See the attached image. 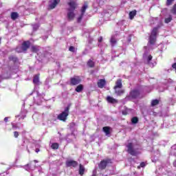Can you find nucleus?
<instances>
[{"mask_svg":"<svg viewBox=\"0 0 176 176\" xmlns=\"http://www.w3.org/2000/svg\"><path fill=\"white\" fill-rule=\"evenodd\" d=\"M58 143H52L51 145L52 149H58Z\"/></svg>","mask_w":176,"mask_h":176,"instance_id":"32","label":"nucleus"},{"mask_svg":"<svg viewBox=\"0 0 176 176\" xmlns=\"http://www.w3.org/2000/svg\"><path fill=\"white\" fill-rule=\"evenodd\" d=\"M10 61H13V63H17L19 59L16 56H11L9 57Z\"/></svg>","mask_w":176,"mask_h":176,"instance_id":"29","label":"nucleus"},{"mask_svg":"<svg viewBox=\"0 0 176 176\" xmlns=\"http://www.w3.org/2000/svg\"><path fill=\"white\" fill-rule=\"evenodd\" d=\"M123 87V84L122 83V79L118 78L116 81V85L113 87L114 90H118V89H122Z\"/></svg>","mask_w":176,"mask_h":176,"instance_id":"10","label":"nucleus"},{"mask_svg":"<svg viewBox=\"0 0 176 176\" xmlns=\"http://www.w3.org/2000/svg\"><path fill=\"white\" fill-rule=\"evenodd\" d=\"M10 17L14 21L19 17V13L17 12H12L10 14Z\"/></svg>","mask_w":176,"mask_h":176,"instance_id":"15","label":"nucleus"},{"mask_svg":"<svg viewBox=\"0 0 176 176\" xmlns=\"http://www.w3.org/2000/svg\"><path fill=\"white\" fill-rule=\"evenodd\" d=\"M0 43H1V38H0Z\"/></svg>","mask_w":176,"mask_h":176,"instance_id":"46","label":"nucleus"},{"mask_svg":"<svg viewBox=\"0 0 176 176\" xmlns=\"http://www.w3.org/2000/svg\"><path fill=\"white\" fill-rule=\"evenodd\" d=\"M145 166H146L145 162H141L140 166H138V168H140V167L144 168Z\"/></svg>","mask_w":176,"mask_h":176,"instance_id":"37","label":"nucleus"},{"mask_svg":"<svg viewBox=\"0 0 176 176\" xmlns=\"http://www.w3.org/2000/svg\"><path fill=\"white\" fill-rule=\"evenodd\" d=\"M156 38L153 36H149V43L150 45H155V43H156Z\"/></svg>","mask_w":176,"mask_h":176,"instance_id":"21","label":"nucleus"},{"mask_svg":"<svg viewBox=\"0 0 176 176\" xmlns=\"http://www.w3.org/2000/svg\"><path fill=\"white\" fill-rule=\"evenodd\" d=\"M69 8L67 9L68 12H74L78 8V3L75 1H70L68 3Z\"/></svg>","mask_w":176,"mask_h":176,"instance_id":"7","label":"nucleus"},{"mask_svg":"<svg viewBox=\"0 0 176 176\" xmlns=\"http://www.w3.org/2000/svg\"><path fill=\"white\" fill-rule=\"evenodd\" d=\"M87 65L89 67V68H94V65H96V64L94 63V61H93L91 59H89L87 61Z\"/></svg>","mask_w":176,"mask_h":176,"instance_id":"24","label":"nucleus"},{"mask_svg":"<svg viewBox=\"0 0 176 176\" xmlns=\"http://www.w3.org/2000/svg\"><path fill=\"white\" fill-rule=\"evenodd\" d=\"M152 58H153V56H152V55H149L147 57V63L149 64V63H151V61H152Z\"/></svg>","mask_w":176,"mask_h":176,"instance_id":"35","label":"nucleus"},{"mask_svg":"<svg viewBox=\"0 0 176 176\" xmlns=\"http://www.w3.org/2000/svg\"><path fill=\"white\" fill-rule=\"evenodd\" d=\"M104 133H105L106 135H109L111 134V127L104 126L102 128Z\"/></svg>","mask_w":176,"mask_h":176,"instance_id":"18","label":"nucleus"},{"mask_svg":"<svg viewBox=\"0 0 176 176\" xmlns=\"http://www.w3.org/2000/svg\"><path fill=\"white\" fill-rule=\"evenodd\" d=\"M122 115H124L125 116L129 115V111L127 109L122 111Z\"/></svg>","mask_w":176,"mask_h":176,"instance_id":"38","label":"nucleus"},{"mask_svg":"<svg viewBox=\"0 0 176 176\" xmlns=\"http://www.w3.org/2000/svg\"><path fill=\"white\" fill-rule=\"evenodd\" d=\"M79 174L82 176L85 174V166L82 165V164H80L79 165V170H78Z\"/></svg>","mask_w":176,"mask_h":176,"instance_id":"20","label":"nucleus"},{"mask_svg":"<svg viewBox=\"0 0 176 176\" xmlns=\"http://www.w3.org/2000/svg\"><path fill=\"white\" fill-rule=\"evenodd\" d=\"M75 91H76L77 93H80L83 91V85H78L75 89Z\"/></svg>","mask_w":176,"mask_h":176,"instance_id":"19","label":"nucleus"},{"mask_svg":"<svg viewBox=\"0 0 176 176\" xmlns=\"http://www.w3.org/2000/svg\"><path fill=\"white\" fill-rule=\"evenodd\" d=\"M98 42L99 43H101V42H102V36H100L98 39Z\"/></svg>","mask_w":176,"mask_h":176,"instance_id":"40","label":"nucleus"},{"mask_svg":"<svg viewBox=\"0 0 176 176\" xmlns=\"http://www.w3.org/2000/svg\"><path fill=\"white\" fill-rule=\"evenodd\" d=\"M69 52H72V53H75V47L70 46L69 48Z\"/></svg>","mask_w":176,"mask_h":176,"instance_id":"36","label":"nucleus"},{"mask_svg":"<svg viewBox=\"0 0 176 176\" xmlns=\"http://www.w3.org/2000/svg\"><path fill=\"white\" fill-rule=\"evenodd\" d=\"M39 76H41L40 74H38L34 76L33 77L34 85H36L37 86L41 85V82L39 81Z\"/></svg>","mask_w":176,"mask_h":176,"instance_id":"13","label":"nucleus"},{"mask_svg":"<svg viewBox=\"0 0 176 176\" xmlns=\"http://www.w3.org/2000/svg\"><path fill=\"white\" fill-rule=\"evenodd\" d=\"M82 82V79L79 76H74L70 78V85L71 86H76V85H79Z\"/></svg>","mask_w":176,"mask_h":176,"instance_id":"4","label":"nucleus"},{"mask_svg":"<svg viewBox=\"0 0 176 176\" xmlns=\"http://www.w3.org/2000/svg\"><path fill=\"white\" fill-rule=\"evenodd\" d=\"M13 127H15V128H16V126H13Z\"/></svg>","mask_w":176,"mask_h":176,"instance_id":"45","label":"nucleus"},{"mask_svg":"<svg viewBox=\"0 0 176 176\" xmlns=\"http://www.w3.org/2000/svg\"><path fill=\"white\" fill-rule=\"evenodd\" d=\"M108 164H112V160L104 159V160L100 161V162L99 163L98 168H100V170H105V168H107V166H108Z\"/></svg>","mask_w":176,"mask_h":176,"instance_id":"2","label":"nucleus"},{"mask_svg":"<svg viewBox=\"0 0 176 176\" xmlns=\"http://www.w3.org/2000/svg\"><path fill=\"white\" fill-rule=\"evenodd\" d=\"M39 148H36V150H35V152L36 153H38V152H39Z\"/></svg>","mask_w":176,"mask_h":176,"instance_id":"43","label":"nucleus"},{"mask_svg":"<svg viewBox=\"0 0 176 176\" xmlns=\"http://www.w3.org/2000/svg\"><path fill=\"white\" fill-rule=\"evenodd\" d=\"M107 101L109 102L110 104H118V100L111 96L107 97Z\"/></svg>","mask_w":176,"mask_h":176,"instance_id":"16","label":"nucleus"},{"mask_svg":"<svg viewBox=\"0 0 176 176\" xmlns=\"http://www.w3.org/2000/svg\"><path fill=\"white\" fill-rule=\"evenodd\" d=\"M8 120H9V117H6V118H4V122H8Z\"/></svg>","mask_w":176,"mask_h":176,"instance_id":"41","label":"nucleus"},{"mask_svg":"<svg viewBox=\"0 0 176 176\" xmlns=\"http://www.w3.org/2000/svg\"><path fill=\"white\" fill-rule=\"evenodd\" d=\"M69 115V106H67L66 108H65V110L58 116L57 119L61 122H67V118H68Z\"/></svg>","mask_w":176,"mask_h":176,"instance_id":"1","label":"nucleus"},{"mask_svg":"<svg viewBox=\"0 0 176 176\" xmlns=\"http://www.w3.org/2000/svg\"><path fill=\"white\" fill-rule=\"evenodd\" d=\"M131 123L133 124H137L138 123V117H133L131 118Z\"/></svg>","mask_w":176,"mask_h":176,"instance_id":"31","label":"nucleus"},{"mask_svg":"<svg viewBox=\"0 0 176 176\" xmlns=\"http://www.w3.org/2000/svg\"><path fill=\"white\" fill-rule=\"evenodd\" d=\"M135 16H137V10H134L129 12L130 20H133V19H134V17H135Z\"/></svg>","mask_w":176,"mask_h":176,"instance_id":"17","label":"nucleus"},{"mask_svg":"<svg viewBox=\"0 0 176 176\" xmlns=\"http://www.w3.org/2000/svg\"><path fill=\"white\" fill-rule=\"evenodd\" d=\"M67 167H77L78 166V162L74 160H69L66 162Z\"/></svg>","mask_w":176,"mask_h":176,"instance_id":"12","label":"nucleus"},{"mask_svg":"<svg viewBox=\"0 0 176 176\" xmlns=\"http://www.w3.org/2000/svg\"><path fill=\"white\" fill-rule=\"evenodd\" d=\"M83 16H85V14H81L80 15V16L78 18V20H77L78 23H80V21H82V19H83Z\"/></svg>","mask_w":176,"mask_h":176,"instance_id":"34","label":"nucleus"},{"mask_svg":"<svg viewBox=\"0 0 176 176\" xmlns=\"http://www.w3.org/2000/svg\"><path fill=\"white\" fill-rule=\"evenodd\" d=\"M173 166L176 168V160L173 162Z\"/></svg>","mask_w":176,"mask_h":176,"instance_id":"42","label":"nucleus"},{"mask_svg":"<svg viewBox=\"0 0 176 176\" xmlns=\"http://www.w3.org/2000/svg\"><path fill=\"white\" fill-rule=\"evenodd\" d=\"M160 102V101H159V100L155 99V100H153L151 101V105L152 107H156V105H159Z\"/></svg>","mask_w":176,"mask_h":176,"instance_id":"26","label":"nucleus"},{"mask_svg":"<svg viewBox=\"0 0 176 176\" xmlns=\"http://www.w3.org/2000/svg\"><path fill=\"white\" fill-rule=\"evenodd\" d=\"M67 19L68 21H72V20L75 19V13H74V11H69L67 12Z\"/></svg>","mask_w":176,"mask_h":176,"instance_id":"14","label":"nucleus"},{"mask_svg":"<svg viewBox=\"0 0 176 176\" xmlns=\"http://www.w3.org/2000/svg\"><path fill=\"white\" fill-rule=\"evenodd\" d=\"M126 147L128 153H129V155H131V156H137V155H138L139 153L137 149L134 148L133 143H129Z\"/></svg>","mask_w":176,"mask_h":176,"instance_id":"3","label":"nucleus"},{"mask_svg":"<svg viewBox=\"0 0 176 176\" xmlns=\"http://www.w3.org/2000/svg\"><path fill=\"white\" fill-rule=\"evenodd\" d=\"M105 85H107L105 79H100L97 82V85L99 89H104V87H105Z\"/></svg>","mask_w":176,"mask_h":176,"instance_id":"11","label":"nucleus"},{"mask_svg":"<svg viewBox=\"0 0 176 176\" xmlns=\"http://www.w3.org/2000/svg\"><path fill=\"white\" fill-rule=\"evenodd\" d=\"M175 0H166V6H171L173 5V2H174Z\"/></svg>","mask_w":176,"mask_h":176,"instance_id":"33","label":"nucleus"},{"mask_svg":"<svg viewBox=\"0 0 176 176\" xmlns=\"http://www.w3.org/2000/svg\"><path fill=\"white\" fill-rule=\"evenodd\" d=\"M117 43H118V41H116V38H115V37L112 36L110 39V43H111V45L112 46V47H113V46H115V45H116Z\"/></svg>","mask_w":176,"mask_h":176,"instance_id":"22","label":"nucleus"},{"mask_svg":"<svg viewBox=\"0 0 176 176\" xmlns=\"http://www.w3.org/2000/svg\"><path fill=\"white\" fill-rule=\"evenodd\" d=\"M58 3H60V0H51V1H50V4L48 6V9H50V10H52L54 9V8H56V6H57V5H58Z\"/></svg>","mask_w":176,"mask_h":176,"instance_id":"6","label":"nucleus"},{"mask_svg":"<svg viewBox=\"0 0 176 176\" xmlns=\"http://www.w3.org/2000/svg\"><path fill=\"white\" fill-rule=\"evenodd\" d=\"M140 94H141V92H140V90L133 89L130 91L129 98H132L133 100H136V98H138V97H140Z\"/></svg>","mask_w":176,"mask_h":176,"instance_id":"5","label":"nucleus"},{"mask_svg":"<svg viewBox=\"0 0 176 176\" xmlns=\"http://www.w3.org/2000/svg\"><path fill=\"white\" fill-rule=\"evenodd\" d=\"M15 50L17 53H23L24 52V50H23V47L21 46L16 47Z\"/></svg>","mask_w":176,"mask_h":176,"instance_id":"30","label":"nucleus"},{"mask_svg":"<svg viewBox=\"0 0 176 176\" xmlns=\"http://www.w3.org/2000/svg\"><path fill=\"white\" fill-rule=\"evenodd\" d=\"M19 131H14V137L15 138H19Z\"/></svg>","mask_w":176,"mask_h":176,"instance_id":"39","label":"nucleus"},{"mask_svg":"<svg viewBox=\"0 0 176 176\" xmlns=\"http://www.w3.org/2000/svg\"><path fill=\"white\" fill-rule=\"evenodd\" d=\"M34 163H38V161H37L36 160H34Z\"/></svg>","mask_w":176,"mask_h":176,"instance_id":"44","label":"nucleus"},{"mask_svg":"<svg viewBox=\"0 0 176 176\" xmlns=\"http://www.w3.org/2000/svg\"><path fill=\"white\" fill-rule=\"evenodd\" d=\"M172 20H173V16L170 15L168 18H166L164 19V23H166V24H168V23H171Z\"/></svg>","mask_w":176,"mask_h":176,"instance_id":"28","label":"nucleus"},{"mask_svg":"<svg viewBox=\"0 0 176 176\" xmlns=\"http://www.w3.org/2000/svg\"><path fill=\"white\" fill-rule=\"evenodd\" d=\"M30 46H31V42H30V41H23L21 45L23 52L28 50V49H30Z\"/></svg>","mask_w":176,"mask_h":176,"instance_id":"8","label":"nucleus"},{"mask_svg":"<svg viewBox=\"0 0 176 176\" xmlns=\"http://www.w3.org/2000/svg\"><path fill=\"white\" fill-rule=\"evenodd\" d=\"M160 29V26L158 25L157 27H155L153 28L151 31V36H154L155 38H157V34H159V30Z\"/></svg>","mask_w":176,"mask_h":176,"instance_id":"9","label":"nucleus"},{"mask_svg":"<svg viewBox=\"0 0 176 176\" xmlns=\"http://www.w3.org/2000/svg\"><path fill=\"white\" fill-rule=\"evenodd\" d=\"M31 52H32V53H38V52H39V48L36 45H32L31 47Z\"/></svg>","mask_w":176,"mask_h":176,"instance_id":"23","label":"nucleus"},{"mask_svg":"<svg viewBox=\"0 0 176 176\" xmlns=\"http://www.w3.org/2000/svg\"><path fill=\"white\" fill-rule=\"evenodd\" d=\"M115 90V93L116 94H117V96H122L123 94H124V89H114Z\"/></svg>","mask_w":176,"mask_h":176,"instance_id":"25","label":"nucleus"},{"mask_svg":"<svg viewBox=\"0 0 176 176\" xmlns=\"http://www.w3.org/2000/svg\"><path fill=\"white\" fill-rule=\"evenodd\" d=\"M89 6H87V3L84 4V6L81 8V14H85L86 12V9H87Z\"/></svg>","mask_w":176,"mask_h":176,"instance_id":"27","label":"nucleus"}]
</instances>
